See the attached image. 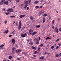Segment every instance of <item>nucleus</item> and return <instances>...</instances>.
<instances>
[{
	"mask_svg": "<svg viewBox=\"0 0 61 61\" xmlns=\"http://www.w3.org/2000/svg\"><path fill=\"white\" fill-rule=\"evenodd\" d=\"M15 51V47H13L12 48V53L13 54H14L15 52H14V51Z\"/></svg>",
	"mask_w": 61,
	"mask_h": 61,
	"instance_id": "20e7f679",
	"label": "nucleus"
},
{
	"mask_svg": "<svg viewBox=\"0 0 61 61\" xmlns=\"http://www.w3.org/2000/svg\"><path fill=\"white\" fill-rule=\"evenodd\" d=\"M18 23L17 22H16L15 23V24L16 25H17Z\"/></svg>",
	"mask_w": 61,
	"mask_h": 61,
	"instance_id": "338daca9",
	"label": "nucleus"
},
{
	"mask_svg": "<svg viewBox=\"0 0 61 61\" xmlns=\"http://www.w3.org/2000/svg\"><path fill=\"white\" fill-rule=\"evenodd\" d=\"M55 22V20H53L52 22V24L53 25L54 24V23Z\"/></svg>",
	"mask_w": 61,
	"mask_h": 61,
	"instance_id": "c85d7f7f",
	"label": "nucleus"
},
{
	"mask_svg": "<svg viewBox=\"0 0 61 61\" xmlns=\"http://www.w3.org/2000/svg\"><path fill=\"white\" fill-rule=\"evenodd\" d=\"M54 28H55V27H54V26H53L52 29H54Z\"/></svg>",
	"mask_w": 61,
	"mask_h": 61,
	"instance_id": "5fc2aeb1",
	"label": "nucleus"
},
{
	"mask_svg": "<svg viewBox=\"0 0 61 61\" xmlns=\"http://www.w3.org/2000/svg\"><path fill=\"white\" fill-rule=\"evenodd\" d=\"M51 18H52V17H49V19H51Z\"/></svg>",
	"mask_w": 61,
	"mask_h": 61,
	"instance_id": "13d9d810",
	"label": "nucleus"
},
{
	"mask_svg": "<svg viewBox=\"0 0 61 61\" xmlns=\"http://www.w3.org/2000/svg\"><path fill=\"white\" fill-rule=\"evenodd\" d=\"M58 45L59 46H61V44L58 43Z\"/></svg>",
	"mask_w": 61,
	"mask_h": 61,
	"instance_id": "c03bdc74",
	"label": "nucleus"
},
{
	"mask_svg": "<svg viewBox=\"0 0 61 61\" xmlns=\"http://www.w3.org/2000/svg\"><path fill=\"white\" fill-rule=\"evenodd\" d=\"M4 46V45H1L0 46V48H2V47H3Z\"/></svg>",
	"mask_w": 61,
	"mask_h": 61,
	"instance_id": "a878e982",
	"label": "nucleus"
},
{
	"mask_svg": "<svg viewBox=\"0 0 61 61\" xmlns=\"http://www.w3.org/2000/svg\"><path fill=\"white\" fill-rule=\"evenodd\" d=\"M25 36H26V33H25L24 34L23 33L21 34V36L22 37H25Z\"/></svg>",
	"mask_w": 61,
	"mask_h": 61,
	"instance_id": "39448f33",
	"label": "nucleus"
},
{
	"mask_svg": "<svg viewBox=\"0 0 61 61\" xmlns=\"http://www.w3.org/2000/svg\"><path fill=\"white\" fill-rule=\"evenodd\" d=\"M56 57H58V56H59V55L58 54H56Z\"/></svg>",
	"mask_w": 61,
	"mask_h": 61,
	"instance_id": "58836bf2",
	"label": "nucleus"
},
{
	"mask_svg": "<svg viewBox=\"0 0 61 61\" xmlns=\"http://www.w3.org/2000/svg\"><path fill=\"white\" fill-rule=\"evenodd\" d=\"M38 1L37 0L36 1H35L34 2V4H38Z\"/></svg>",
	"mask_w": 61,
	"mask_h": 61,
	"instance_id": "2eb2a0df",
	"label": "nucleus"
},
{
	"mask_svg": "<svg viewBox=\"0 0 61 61\" xmlns=\"http://www.w3.org/2000/svg\"><path fill=\"white\" fill-rule=\"evenodd\" d=\"M29 35H32V33L31 32H29Z\"/></svg>",
	"mask_w": 61,
	"mask_h": 61,
	"instance_id": "a18cd8bd",
	"label": "nucleus"
},
{
	"mask_svg": "<svg viewBox=\"0 0 61 61\" xmlns=\"http://www.w3.org/2000/svg\"><path fill=\"white\" fill-rule=\"evenodd\" d=\"M46 40H48V39H50V40H51V38H50V37H47L46 38Z\"/></svg>",
	"mask_w": 61,
	"mask_h": 61,
	"instance_id": "a211bd4d",
	"label": "nucleus"
},
{
	"mask_svg": "<svg viewBox=\"0 0 61 61\" xmlns=\"http://www.w3.org/2000/svg\"><path fill=\"white\" fill-rule=\"evenodd\" d=\"M12 56H9V59H10L11 60L12 59L11 58H12Z\"/></svg>",
	"mask_w": 61,
	"mask_h": 61,
	"instance_id": "b1692460",
	"label": "nucleus"
},
{
	"mask_svg": "<svg viewBox=\"0 0 61 61\" xmlns=\"http://www.w3.org/2000/svg\"><path fill=\"white\" fill-rule=\"evenodd\" d=\"M10 17L11 18H13V16H11Z\"/></svg>",
	"mask_w": 61,
	"mask_h": 61,
	"instance_id": "052dcab7",
	"label": "nucleus"
},
{
	"mask_svg": "<svg viewBox=\"0 0 61 61\" xmlns=\"http://www.w3.org/2000/svg\"><path fill=\"white\" fill-rule=\"evenodd\" d=\"M44 13V11H42L40 12V14H43V13Z\"/></svg>",
	"mask_w": 61,
	"mask_h": 61,
	"instance_id": "f3484780",
	"label": "nucleus"
},
{
	"mask_svg": "<svg viewBox=\"0 0 61 61\" xmlns=\"http://www.w3.org/2000/svg\"><path fill=\"white\" fill-rule=\"evenodd\" d=\"M55 37V35H53V37Z\"/></svg>",
	"mask_w": 61,
	"mask_h": 61,
	"instance_id": "e2e57ef3",
	"label": "nucleus"
},
{
	"mask_svg": "<svg viewBox=\"0 0 61 61\" xmlns=\"http://www.w3.org/2000/svg\"><path fill=\"white\" fill-rule=\"evenodd\" d=\"M47 14H44V15H43V16H47Z\"/></svg>",
	"mask_w": 61,
	"mask_h": 61,
	"instance_id": "473e14b6",
	"label": "nucleus"
},
{
	"mask_svg": "<svg viewBox=\"0 0 61 61\" xmlns=\"http://www.w3.org/2000/svg\"><path fill=\"white\" fill-rule=\"evenodd\" d=\"M25 5H27V4H28V1H27L25 2L24 3Z\"/></svg>",
	"mask_w": 61,
	"mask_h": 61,
	"instance_id": "f8f14e48",
	"label": "nucleus"
},
{
	"mask_svg": "<svg viewBox=\"0 0 61 61\" xmlns=\"http://www.w3.org/2000/svg\"><path fill=\"white\" fill-rule=\"evenodd\" d=\"M40 59H41V60H43L44 59V56H42L41 57H40Z\"/></svg>",
	"mask_w": 61,
	"mask_h": 61,
	"instance_id": "9b49d317",
	"label": "nucleus"
},
{
	"mask_svg": "<svg viewBox=\"0 0 61 61\" xmlns=\"http://www.w3.org/2000/svg\"><path fill=\"white\" fill-rule=\"evenodd\" d=\"M16 46V47H18V45H16L15 46Z\"/></svg>",
	"mask_w": 61,
	"mask_h": 61,
	"instance_id": "49530a36",
	"label": "nucleus"
},
{
	"mask_svg": "<svg viewBox=\"0 0 61 61\" xmlns=\"http://www.w3.org/2000/svg\"><path fill=\"white\" fill-rule=\"evenodd\" d=\"M22 55H24L25 56H26V54L25 53V52H23L22 53Z\"/></svg>",
	"mask_w": 61,
	"mask_h": 61,
	"instance_id": "2f4dec72",
	"label": "nucleus"
},
{
	"mask_svg": "<svg viewBox=\"0 0 61 61\" xmlns=\"http://www.w3.org/2000/svg\"><path fill=\"white\" fill-rule=\"evenodd\" d=\"M34 41L35 44H39V41L38 39L35 38L34 39Z\"/></svg>",
	"mask_w": 61,
	"mask_h": 61,
	"instance_id": "f257e3e1",
	"label": "nucleus"
},
{
	"mask_svg": "<svg viewBox=\"0 0 61 61\" xmlns=\"http://www.w3.org/2000/svg\"><path fill=\"white\" fill-rule=\"evenodd\" d=\"M54 47V46H52L51 47V49H53Z\"/></svg>",
	"mask_w": 61,
	"mask_h": 61,
	"instance_id": "ea45409f",
	"label": "nucleus"
},
{
	"mask_svg": "<svg viewBox=\"0 0 61 61\" xmlns=\"http://www.w3.org/2000/svg\"><path fill=\"white\" fill-rule=\"evenodd\" d=\"M30 19H31V20H33V19H34V18H33V16H30Z\"/></svg>",
	"mask_w": 61,
	"mask_h": 61,
	"instance_id": "6ab92c4d",
	"label": "nucleus"
},
{
	"mask_svg": "<svg viewBox=\"0 0 61 61\" xmlns=\"http://www.w3.org/2000/svg\"><path fill=\"white\" fill-rule=\"evenodd\" d=\"M36 33H37V32H36L34 31L32 34V36H34V35H36Z\"/></svg>",
	"mask_w": 61,
	"mask_h": 61,
	"instance_id": "1a4fd4ad",
	"label": "nucleus"
},
{
	"mask_svg": "<svg viewBox=\"0 0 61 61\" xmlns=\"http://www.w3.org/2000/svg\"><path fill=\"white\" fill-rule=\"evenodd\" d=\"M13 17L15 18V16L14 15H13Z\"/></svg>",
	"mask_w": 61,
	"mask_h": 61,
	"instance_id": "680f3d73",
	"label": "nucleus"
},
{
	"mask_svg": "<svg viewBox=\"0 0 61 61\" xmlns=\"http://www.w3.org/2000/svg\"><path fill=\"white\" fill-rule=\"evenodd\" d=\"M25 15H20V18H23V17H25Z\"/></svg>",
	"mask_w": 61,
	"mask_h": 61,
	"instance_id": "9d476101",
	"label": "nucleus"
},
{
	"mask_svg": "<svg viewBox=\"0 0 61 61\" xmlns=\"http://www.w3.org/2000/svg\"><path fill=\"white\" fill-rule=\"evenodd\" d=\"M59 55L60 56H61V53Z\"/></svg>",
	"mask_w": 61,
	"mask_h": 61,
	"instance_id": "774afa93",
	"label": "nucleus"
},
{
	"mask_svg": "<svg viewBox=\"0 0 61 61\" xmlns=\"http://www.w3.org/2000/svg\"><path fill=\"white\" fill-rule=\"evenodd\" d=\"M36 55H33V56H34V57H36Z\"/></svg>",
	"mask_w": 61,
	"mask_h": 61,
	"instance_id": "37998d69",
	"label": "nucleus"
},
{
	"mask_svg": "<svg viewBox=\"0 0 61 61\" xmlns=\"http://www.w3.org/2000/svg\"><path fill=\"white\" fill-rule=\"evenodd\" d=\"M44 54H45V55H47V52H46Z\"/></svg>",
	"mask_w": 61,
	"mask_h": 61,
	"instance_id": "09e8293b",
	"label": "nucleus"
},
{
	"mask_svg": "<svg viewBox=\"0 0 61 61\" xmlns=\"http://www.w3.org/2000/svg\"><path fill=\"white\" fill-rule=\"evenodd\" d=\"M55 29L56 30H54V32H56V31L57 33H58V28H57V27H56L55 28Z\"/></svg>",
	"mask_w": 61,
	"mask_h": 61,
	"instance_id": "423d86ee",
	"label": "nucleus"
},
{
	"mask_svg": "<svg viewBox=\"0 0 61 61\" xmlns=\"http://www.w3.org/2000/svg\"><path fill=\"white\" fill-rule=\"evenodd\" d=\"M12 36V35H9V37H11V36Z\"/></svg>",
	"mask_w": 61,
	"mask_h": 61,
	"instance_id": "79ce46f5",
	"label": "nucleus"
},
{
	"mask_svg": "<svg viewBox=\"0 0 61 61\" xmlns=\"http://www.w3.org/2000/svg\"><path fill=\"white\" fill-rule=\"evenodd\" d=\"M9 14H10V13H9V12L5 13L6 15H9Z\"/></svg>",
	"mask_w": 61,
	"mask_h": 61,
	"instance_id": "72a5a7b5",
	"label": "nucleus"
},
{
	"mask_svg": "<svg viewBox=\"0 0 61 61\" xmlns=\"http://www.w3.org/2000/svg\"><path fill=\"white\" fill-rule=\"evenodd\" d=\"M35 8L36 9H37V8H39V7L38 6H36V7Z\"/></svg>",
	"mask_w": 61,
	"mask_h": 61,
	"instance_id": "c9c22d12",
	"label": "nucleus"
},
{
	"mask_svg": "<svg viewBox=\"0 0 61 61\" xmlns=\"http://www.w3.org/2000/svg\"><path fill=\"white\" fill-rule=\"evenodd\" d=\"M40 49H41V48L40 47L38 48L37 51L38 52H40Z\"/></svg>",
	"mask_w": 61,
	"mask_h": 61,
	"instance_id": "5701e85b",
	"label": "nucleus"
},
{
	"mask_svg": "<svg viewBox=\"0 0 61 61\" xmlns=\"http://www.w3.org/2000/svg\"><path fill=\"white\" fill-rule=\"evenodd\" d=\"M43 46V44H41L40 45V46Z\"/></svg>",
	"mask_w": 61,
	"mask_h": 61,
	"instance_id": "4c0bfd02",
	"label": "nucleus"
},
{
	"mask_svg": "<svg viewBox=\"0 0 61 61\" xmlns=\"http://www.w3.org/2000/svg\"><path fill=\"white\" fill-rule=\"evenodd\" d=\"M9 32L8 30H7L6 31H5V33H6V34H7Z\"/></svg>",
	"mask_w": 61,
	"mask_h": 61,
	"instance_id": "4be33fe9",
	"label": "nucleus"
},
{
	"mask_svg": "<svg viewBox=\"0 0 61 61\" xmlns=\"http://www.w3.org/2000/svg\"><path fill=\"white\" fill-rule=\"evenodd\" d=\"M31 0H28V2H29L28 4H29L30 3H31Z\"/></svg>",
	"mask_w": 61,
	"mask_h": 61,
	"instance_id": "cd10ccee",
	"label": "nucleus"
},
{
	"mask_svg": "<svg viewBox=\"0 0 61 61\" xmlns=\"http://www.w3.org/2000/svg\"><path fill=\"white\" fill-rule=\"evenodd\" d=\"M12 34H13V35H15V33L14 32H13Z\"/></svg>",
	"mask_w": 61,
	"mask_h": 61,
	"instance_id": "a19ab883",
	"label": "nucleus"
},
{
	"mask_svg": "<svg viewBox=\"0 0 61 61\" xmlns=\"http://www.w3.org/2000/svg\"><path fill=\"white\" fill-rule=\"evenodd\" d=\"M7 11H10V12H13L14 11V10H12L11 8H9Z\"/></svg>",
	"mask_w": 61,
	"mask_h": 61,
	"instance_id": "7ed1b4c3",
	"label": "nucleus"
},
{
	"mask_svg": "<svg viewBox=\"0 0 61 61\" xmlns=\"http://www.w3.org/2000/svg\"><path fill=\"white\" fill-rule=\"evenodd\" d=\"M33 32V30H29V32Z\"/></svg>",
	"mask_w": 61,
	"mask_h": 61,
	"instance_id": "c756f323",
	"label": "nucleus"
},
{
	"mask_svg": "<svg viewBox=\"0 0 61 61\" xmlns=\"http://www.w3.org/2000/svg\"><path fill=\"white\" fill-rule=\"evenodd\" d=\"M7 20H5V23L6 24H7Z\"/></svg>",
	"mask_w": 61,
	"mask_h": 61,
	"instance_id": "f704fd0d",
	"label": "nucleus"
},
{
	"mask_svg": "<svg viewBox=\"0 0 61 61\" xmlns=\"http://www.w3.org/2000/svg\"><path fill=\"white\" fill-rule=\"evenodd\" d=\"M58 48H59V46H57L56 47V49H58Z\"/></svg>",
	"mask_w": 61,
	"mask_h": 61,
	"instance_id": "e433bc0d",
	"label": "nucleus"
},
{
	"mask_svg": "<svg viewBox=\"0 0 61 61\" xmlns=\"http://www.w3.org/2000/svg\"><path fill=\"white\" fill-rule=\"evenodd\" d=\"M28 6V5H25V6L24 7V9H26V7Z\"/></svg>",
	"mask_w": 61,
	"mask_h": 61,
	"instance_id": "412c9836",
	"label": "nucleus"
},
{
	"mask_svg": "<svg viewBox=\"0 0 61 61\" xmlns=\"http://www.w3.org/2000/svg\"><path fill=\"white\" fill-rule=\"evenodd\" d=\"M37 53V51H36L35 52V54H36Z\"/></svg>",
	"mask_w": 61,
	"mask_h": 61,
	"instance_id": "8fccbe9b",
	"label": "nucleus"
},
{
	"mask_svg": "<svg viewBox=\"0 0 61 61\" xmlns=\"http://www.w3.org/2000/svg\"><path fill=\"white\" fill-rule=\"evenodd\" d=\"M59 39H57V40H56V42H58V41H59Z\"/></svg>",
	"mask_w": 61,
	"mask_h": 61,
	"instance_id": "de8ad7c7",
	"label": "nucleus"
},
{
	"mask_svg": "<svg viewBox=\"0 0 61 61\" xmlns=\"http://www.w3.org/2000/svg\"><path fill=\"white\" fill-rule=\"evenodd\" d=\"M1 3H2L4 4V2H5V0H2L1 1Z\"/></svg>",
	"mask_w": 61,
	"mask_h": 61,
	"instance_id": "393cba45",
	"label": "nucleus"
},
{
	"mask_svg": "<svg viewBox=\"0 0 61 61\" xmlns=\"http://www.w3.org/2000/svg\"><path fill=\"white\" fill-rule=\"evenodd\" d=\"M31 48H32V49H35V50H36V47H33V46H32Z\"/></svg>",
	"mask_w": 61,
	"mask_h": 61,
	"instance_id": "dca6fc26",
	"label": "nucleus"
},
{
	"mask_svg": "<svg viewBox=\"0 0 61 61\" xmlns=\"http://www.w3.org/2000/svg\"><path fill=\"white\" fill-rule=\"evenodd\" d=\"M12 41L13 44L15 43V40L14 39H13L12 40Z\"/></svg>",
	"mask_w": 61,
	"mask_h": 61,
	"instance_id": "ddd939ff",
	"label": "nucleus"
},
{
	"mask_svg": "<svg viewBox=\"0 0 61 61\" xmlns=\"http://www.w3.org/2000/svg\"><path fill=\"white\" fill-rule=\"evenodd\" d=\"M4 5H7L8 4V2L7 1H6H6H5L4 3Z\"/></svg>",
	"mask_w": 61,
	"mask_h": 61,
	"instance_id": "6e6552de",
	"label": "nucleus"
},
{
	"mask_svg": "<svg viewBox=\"0 0 61 61\" xmlns=\"http://www.w3.org/2000/svg\"><path fill=\"white\" fill-rule=\"evenodd\" d=\"M60 18H59L58 19V21H59V20H60Z\"/></svg>",
	"mask_w": 61,
	"mask_h": 61,
	"instance_id": "69168bd1",
	"label": "nucleus"
},
{
	"mask_svg": "<svg viewBox=\"0 0 61 61\" xmlns=\"http://www.w3.org/2000/svg\"><path fill=\"white\" fill-rule=\"evenodd\" d=\"M21 5L22 6H23L24 5V4H21Z\"/></svg>",
	"mask_w": 61,
	"mask_h": 61,
	"instance_id": "3c124183",
	"label": "nucleus"
},
{
	"mask_svg": "<svg viewBox=\"0 0 61 61\" xmlns=\"http://www.w3.org/2000/svg\"><path fill=\"white\" fill-rule=\"evenodd\" d=\"M44 0H41V2H43Z\"/></svg>",
	"mask_w": 61,
	"mask_h": 61,
	"instance_id": "864d4df0",
	"label": "nucleus"
},
{
	"mask_svg": "<svg viewBox=\"0 0 61 61\" xmlns=\"http://www.w3.org/2000/svg\"><path fill=\"white\" fill-rule=\"evenodd\" d=\"M59 31L60 32H61V28H60L59 29Z\"/></svg>",
	"mask_w": 61,
	"mask_h": 61,
	"instance_id": "603ef678",
	"label": "nucleus"
},
{
	"mask_svg": "<svg viewBox=\"0 0 61 61\" xmlns=\"http://www.w3.org/2000/svg\"><path fill=\"white\" fill-rule=\"evenodd\" d=\"M39 40H40L41 39V38H40V37H39Z\"/></svg>",
	"mask_w": 61,
	"mask_h": 61,
	"instance_id": "bf43d9fd",
	"label": "nucleus"
},
{
	"mask_svg": "<svg viewBox=\"0 0 61 61\" xmlns=\"http://www.w3.org/2000/svg\"><path fill=\"white\" fill-rule=\"evenodd\" d=\"M40 26V25H37L36 26V28H39Z\"/></svg>",
	"mask_w": 61,
	"mask_h": 61,
	"instance_id": "7c9ffc66",
	"label": "nucleus"
},
{
	"mask_svg": "<svg viewBox=\"0 0 61 61\" xmlns=\"http://www.w3.org/2000/svg\"><path fill=\"white\" fill-rule=\"evenodd\" d=\"M21 26L22 24H21V21H20L19 23L18 30H20L21 29Z\"/></svg>",
	"mask_w": 61,
	"mask_h": 61,
	"instance_id": "f03ea898",
	"label": "nucleus"
},
{
	"mask_svg": "<svg viewBox=\"0 0 61 61\" xmlns=\"http://www.w3.org/2000/svg\"><path fill=\"white\" fill-rule=\"evenodd\" d=\"M27 10H29V7H28L27 8Z\"/></svg>",
	"mask_w": 61,
	"mask_h": 61,
	"instance_id": "6e6d98bb",
	"label": "nucleus"
},
{
	"mask_svg": "<svg viewBox=\"0 0 61 61\" xmlns=\"http://www.w3.org/2000/svg\"><path fill=\"white\" fill-rule=\"evenodd\" d=\"M17 60H22V58H21V57L18 58H17Z\"/></svg>",
	"mask_w": 61,
	"mask_h": 61,
	"instance_id": "aec40b11",
	"label": "nucleus"
},
{
	"mask_svg": "<svg viewBox=\"0 0 61 61\" xmlns=\"http://www.w3.org/2000/svg\"><path fill=\"white\" fill-rule=\"evenodd\" d=\"M3 11H5V9L4 8L3 9Z\"/></svg>",
	"mask_w": 61,
	"mask_h": 61,
	"instance_id": "0e129e2a",
	"label": "nucleus"
},
{
	"mask_svg": "<svg viewBox=\"0 0 61 61\" xmlns=\"http://www.w3.org/2000/svg\"><path fill=\"white\" fill-rule=\"evenodd\" d=\"M30 45H32L33 44V42L31 41H30L29 43Z\"/></svg>",
	"mask_w": 61,
	"mask_h": 61,
	"instance_id": "bb28decb",
	"label": "nucleus"
},
{
	"mask_svg": "<svg viewBox=\"0 0 61 61\" xmlns=\"http://www.w3.org/2000/svg\"><path fill=\"white\" fill-rule=\"evenodd\" d=\"M19 2V0H17V2Z\"/></svg>",
	"mask_w": 61,
	"mask_h": 61,
	"instance_id": "4d7b16f0",
	"label": "nucleus"
},
{
	"mask_svg": "<svg viewBox=\"0 0 61 61\" xmlns=\"http://www.w3.org/2000/svg\"><path fill=\"white\" fill-rule=\"evenodd\" d=\"M46 22V18H45V17H44L43 18V22L42 23L43 24L44 23H45Z\"/></svg>",
	"mask_w": 61,
	"mask_h": 61,
	"instance_id": "0eeeda50",
	"label": "nucleus"
},
{
	"mask_svg": "<svg viewBox=\"0 0 61 61\" xmlns=\"http://www.w3.org/2000/svg\"><path fill=\"white\" fill-rule=\"evenodd\" d=\"M21 51V50H17L16 51V52L17 53H18L19 52H20Z\"/></svg>",
	"mask_w": 61,
	"mask_h": 61,
	"instance_id": "4468645a",
	"label": "nucleus"
}]
</instances>
